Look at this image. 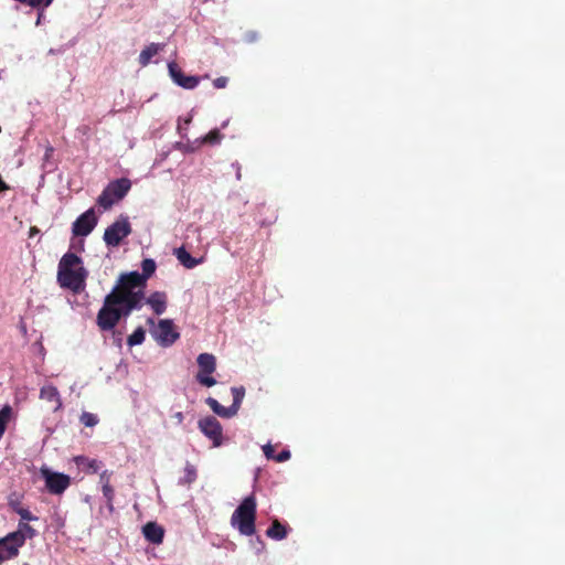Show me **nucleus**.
Listing matches in <instances>:
<instances>
[{"label": "nucleus", "mask_w": 565, "mask_h": 565, "mask_svg": "<svg viewBox=\"0 0 565 565\" xmlns=\"http://www.w3.org/2000/svg\"><path fill=\"white\" fill-rule=\"evenodd\" d=\"M142 301L120 284L105 297L104 305L97 315V324L103 331L115 328L121 317H127L132 310L140 309Z\"/></svg>", "instance_id": "obj_1"}, {"label": "nucleus", "mask_w": 565, "mask_h": 565, "mask_svg": "<svg viewBox=\"0 0 565 565\" xmlns=\"http://www.w3.org/2000/svg\"><path fill=\"white\" fill-rule=\"evenodd\" d=\"M87 276L88 271L83 266L81 257L73 253H66L62 256L57 267V282L62 288L78 294L84 290Z\"/></svg>", "instance_id": "obj_2"}, {"label": "nucleus", "mask_w": 565, "mask_h": 565, "mask_svg": "<svg viewBox=\"0 0 565 565\" xmlns=\"http://www.w3.org/2000/svg\"><path fill=\"white\" fill-rule=\"evenodd\" d=\"M256 507L255 497L249 495L246 497L233 512L231 525L236 529L239 534L252 536L255 533Z\"/></svg>", "instance_id": "obj_3"}, {"label": "nucleus", "mask_w": 565, "mask_h": 565, "mask_svg": "<svg viewBox=\"0 0 565 565\" xmlns=\"http://www.w3.org/2000/svg\"><path fill=\"white\" fill-rule=\"evenodd\" d=\"M142 274L138 271H131L129 274L122 275L119 284L130 292H135L136 297H138L141 301L145 299V285L146 280L154 273L156 263L153 259L147 258L142 260L141 264Z\"/></svg>", "instance_id": "obj_4"}, {"label": "nucleus", "mask_w": 565, "mask_h": 565, "mask_svg": "<svg viewBox=\"0 0 565 565\" xmlns=\"http://www.w3.org/2000/svg\"><path fill=\"white\" fill-rule=\"evenodd\" d=\"M147 323L151 326L150 333L152 338L161 347L172 345L180 337V333L175 330L174 323L171 319H161L156 324L154 320L149 318Z\"/></svg>", "instance_id": "obj_5"}, {"label": "nucleus", "mask_w": 565, "mask_h": 565, "mask_svg": "<svg viewBox=\"0 0 565 565\" xmlns=\"http://www.w3.org/2000/svg\"><path fill=\"white\" fill-rule=\"evenodd\" d=\"M131 182L126 179H117L110 182L98 196V204L104 210L110 209L116 202L120 201L130 190Z\"/></svg>", "instance_id": "obj_6"}, {"label": "nucleus", "mask_w": 565, "mask_h": 565, "mask_svg": "<svg viewBox=\"0 0 565 565\" xmlns=\"http://www.w3.org/2000/svg\"><path fill=\"white\" fill-rule=\"evenodd\" d=\"M199 372L195 376L196 381L206 387H212L216 384V380L212 374L216 370V359L211 353H201L198 359Z\"/></svg>", "instance_id": "obj_7"}, {"label": "nucleus", "mask_w": 565, "mask_h": 565, "mask_svg": "<svg viewBox=\"0 0 565 565\" xmlns=\"http://www.w3.org/2000/svg\"><path fill=\"white\" fill-rule=\"evenodd\" d=\"M131 233V226L127 216H119L104 233V242L107 246H118L120 242Z\"/></svg>", "instance_id": "obj_8"}, {"label": "nucleus", "mask_w": 565, "mask_h": 565, "mask_svg": "<svg viewBox=\"0 0 565 565\" xmlns=\"http://www.w3.org/2000/svg\"><path fill=\"white\" fill-rule=\"evenodd\" d=\"M40 473L45 481L47 490L53 494L63 493L71 484L70 476L53 471L49 467H42Z\"/></svg>", "instance_id": "obj_9"}, {"label": "nucleus", "mask_w": 565, "mask_h": 565, "mask_svg": "<svg viewBox=\"0 0 565 565\" xmlns=\"http://www.w3.org/2000/svg\"><path fill=\"white\" fill-rule=\"evenodd\" d=\"M97 225V216L93 207L81 214L72 225V232L75 236L89 235Z\"/></svg>", "instance_id": "obj_10"}, {"label": "nucleus", "mask_w": 565, "mask_h": 565, "mask_svg": "<svg viewBox=\"0 0 565 565\" xmlns=\"http://www.w3.org/2000/svg\"><path fill=\"white\" fill-rule=\"evenodd\" d=\"M199 428L205 437L212 440L214 447L222 445V426L216 418L209 416L200 419Z\"/></svg>", "instance_id": "obj_11"}, {"label": "nucleus", "mask_w": 565, "mask_h": 565, "mask_svg": "<svg viewBox=\"0 0 565 565\" xmlns=\"http://www.w3.org/2000/svg\"><path fill=\"white\" fill-rule=\"evenodd\" d=\"M22 546V537L18 534L9 533L7 536L0 539V565L19 554V548Z\"/></svg>", "instance_id": "obj_12"}, {"label": "nucleus", "mask_w": 565, "mask_h": 565, "mask_svg": "<svg viewBox=\"0 0 565 565\" xmlns=\"http://www.w3.org/2000/svg\"><path fill=\"white\" fill-rule=\"evenodd\" d=\"M168 71H169V75L172 78L173 83L182 88L193 89L200 83L199 77L184 75L182 70L179 67V65L175 62L168 63Z\"/></svg>", "instance_id": "obj_13"}, {"label": "nucleus", "mask_w": 565, "mask_h": 565, "mask_svg": "<svg viewBox=\"0 0 565 565\" xmlns=\"http://www.w3.org/2000/svg\"><path fill=\"white\" fill-rule=\"evenodd\" d=\"M40 398L45 401V402H47V403H53L54 404V407H53L54 412H57V411L62 409V407H63V403H62V398H61L60 392L52 384H46V385H43L41 387V390H40Z\"/></svg>", "instance_id": "obj_14"}, {"label": "nucleus", "mask_w": 565, "mask_h": 565, "mask_svg": "<svg viewBox=\"0 0 565 565\" xmlns=\"http://www.w3.org/2000/svg\"><path fill=\"white\" fill-rule=\"evenodd\" d=\"M146 302L156 315H162L167 309V295L156 291L147 298Z\"/></svg>", "instance_id": "obj_15"}, {"label": "nucleus", "mask_w": 565, "mask_h": 565, "mask_svg": "<svg viewBox=\"0 0 565 565\" xmlns=\"http://www.w3.org/2000/svg\"><path fill=\"white\" fill-rule=\"evenodd\" d=\"M173 254L180 264H182L188 269H192L203 262V258L192 257L184 247L175 248Z\"/></svg>", "instance_id": "obj_16"}, {"label": "nucleus", "mask_w": 565, "mask_h": 565, "mask_svg": "<svg viewBox=\"0 0 565 565\" xmlns=\"http://www.w3.org/2000/svg\"><path fill=\"white\" fill-rule=\"evenodd\" d=\"M145 537L154 544H159L163 540V530L156 523L149 522L142 529Z\"/></svg>", "instance_id": "obj_17"}, {"label": "nucleus", "mask_w": 565, "mask_h": 565, "mask_svg": "<svg viewBox=\"0 0 565 565\" xmlns=\"http://www.w3.org/2000/svg\"><path fill=\"white\" fill-rule=\"evenodd\" d=\"M163 44L151 43L146 46L139 54V63L141 66H147L151 58L157 55L161 50H163Z\"/></svg>", "instance_id": "obj_18"}, {"label": "nucleus", "mask_w": 565, "mask_h": 565, "mask_svg": "<svg viewBox=\"0 0 565 565\" xmlns=\"http://www.w3.org/2000/svg\"><path fill=\"white\" fill-rule=\"evenodd\" d=\"M74 461L81 469L89 473H96L100 466L98 460L90 459L84 456L75 457Z\"/></svg>", "instance_id": "obj_19"}, {"label": "nucleus", "mask_w": 565, "mask_h": 565, "mask_svg": "<svg viewBox=\"0 0 565 565\" xmlns=\"http://www.w3.org/2000/svg\"><path fill=\"white\" fill-rule=\"evenodd\" d=\"M206 403L211 407V409L221 417L231 418L234 416L231 407L222 406L215 398L209 397L206 399Z\"/></svg>", "instance_id": "obj_20"}, {"label": "nucleus", "mask_w": 565, "mask_h": 565, "mask_svg": "<svg viewBox=\"0 0 565 565\" xmlns=\"http://www.w3.org/2000/svg\"><path fill=\"white\" fill-rule=\"evenodd\" d=\"M268 537L280 541L287 536L286 527L277 520L273 522L271 526L266 531Z\"/></svg>", "instance_id": "obj_21"}, {"label": "nucleus", "mask_w": 565, "mask_h": 565, "mask_svg": "<svg viewBox=\"0 0 565 565\" xmlns=\"http://www.w3.org/2000/svg\"><path fill=\"white\" fill-rule=\"evenodd\" d=\"M231 392L233 394V404L230 407L235 416L245 396V388L243 386H234L231 388Z\"/></svg>", "instance_id": "obj_22"}, {"label": "nucleus", "mask_w": 565, "mask_h": 565, "mask_svg": "<svg viewBox=\"0 0 565 565\" xmlns=\"http://www.w3.org/2000/svg\"><path fill=\"white\" fill-rule=\"evenodd\" d=\"M222 138H223V135L220 132V130L213 129L204 137L196 139L195 143L198 145V147H200L204 143L217 145L221 142Z\"/></svg>", "instance_id": "obj_23"}, {"label": "nucleus", "mask_w": 565, "mask_h": 565, "mask_svg": "<svg viewBox=\"0 0 565 565\" xmlns=\"http://www.w3.org/2000/svg\"><path fill=\"white\" fill-rule=\"evenodd\" d=\"M11 534H18L22 537V545L24 544L26 539H32L35 536V530L30 526L26 522H20L18 525V530L11 532Z\"/></svg>", "instance_id": "obj_24"}, {"label": "nucleus", "mask_w": 565, "mask_h": 565, "mask_svg": "<svg viewBox=\"0 0 565 565\" xmlns=\"http://www.w3.org/2000/svg\"><path fill=\"white\" fill-rule=\"evenodd\" d=\"M11 415H12V408L9 405H6L0 411V438L2 437V435L7 428V425L11 419Z\"/></svg>", "instance_id": "obj_25"}, {"label": "nucleus", "mask_w": 565, "mask_h": 565, "mask_svg": "<svg viewBox=\"0 0 565 565\" xmlns=\"http://www.w3.org/2000/svg\"><path fill=\"white\" fill-rule=\"evenodd\" d=\"M145 330L139 327L128 337L127 344L129 347L139 345L145 341Z\"/></svg>", "instance_id": "obj_26"}, {"label": "nucleus", "mask_w": 565, "mask_h": 565, "mask_svg": "<svg viewBox=\"0 0 565 565\" xmlns=\"http://www.w3.org/2000/svg\"><path fill=\"white\" fill-rule=\"evenodd\" d=\"M196 479V469L194 466L186 463L184 468V477L180 479V483L191 484Z\"/></svg>", "instance_id": "obj_27"}, {"label": "nucleus", "mask_w": 565, "mask_h": 565, "mask_svg": "<svg viewBox=\"0 0 565 565\" xmlns=\"http://www.w3.org/2000/svg\"><path fill=\"white\" fill-rule=\"evenodd\" d=\"M81 423L86 427H93V426L97 425L98 418L95 414L84 412L81 415Z\"/></svg>", "instance_id": "obj_28"}, {"label": "nucleus", "mask_w": 565, "mask_h": 565, "mask_svg": "<svg viewBox=\"0 0 565 565\" xmlns=\"http://www.w3.org/2000/svg\"><path fill=\"white\" fill-rule=\"evenodd\" d=\"M103 494L107 500V505L109 510H113V499H114V489L110 484H104L103 488Z\"/></svg>", "instance_id": "obj_29"}, {"label": "nucleus", "mask_w": 565, "mask_h": 565, "mask_svg": "<svg viewBox=\"0 0 565 565\" xmlns=\"http://www.w3.org/2000/svg\"><path fill=\"white\" fill-rule=\"evenodd\" d=\"M15 512L21 516L23 521H35L38 520L36 516H34L28 509L25 508H18Z\"/></svg>", "instance_id": "obj_30"}, {"label": "nucleus", "mask_w": 565, "mask_h": 565, "mask_svg": "<svg viewBox=\"0 0 565 565\" xmlns=\"http://www.w3.org/2000/svg\"><path fill=\"white\" fill-rule=\"evenodd\" d=\"M192 118H193V114H190L188 116V118L184 119V122L181 124V120H179V124H178V130L179 132L182 135L183 131H185L188 129V126L191 124L192 121Z\"/></svg>", "instance_id": "obj_31"}, {"label": "nucleus", "mask_w": 565, "mask_h": 565, "mask_svg": "<svg viewBox=\"0 0 565 565\" xmlns=\"http://www.w3.org/2000/svg\"><path fill=\"white\" fill-rule=\"evenodd\" d=\"M290 451L289 450H282L277 456L274 457V460L277 462H284L287 461L290 458Z\"/></svg>", "instance_id": "obj_32"}, {"label": "nucleus", "mask_w": 565, "mask_h": 565, "mask_svg": "<svg viewBox=\"0 0 565 565\" xmlns=\"http://www.w3.org/2000/svg\"><path fill=\"white\" fill-rule=\"evenodd\" d=\"M263 451H264V455L267 459H273L274 460V457H275V454H274V447L270 445V444H266L263 446Z\"/></svg>", "instance_id": "obj_33"}, {"label": "nucleus", "mask_w": 565, "mask_h": 565, "mask_svg": "<svg viewBox=\"0 0 565 565\" xmlns=\"http://www.w3.org/2000/svg\"><path fill=\"white\" fill-rule=\"evenodd\" d=\"M213 84H214V87H216V88H224L227 85V78L223 77V76L217 77L214 79Z\"/></svg>", "instance_id": "obj_34"}, {"label": "nucleus", "mask_w": 565, "mask_h": 565, "mask_svg": "<svg viewBox=\"0 0 565 565\" xmlns=\"http://www.w3.org/2000/svg\"><path fill=\"white\" fill-rule=\"evenodd\" d=\"M100 483H102V487L104 484H110V476H109L108 471H104L100 473Z\"/></svg>", "instance_id": "obj_35"}, {"label": "nucleus", "mask_w": 565, "mask_h": 565, "mask_svg": "<svg viewBox=\"0 0 565 565\" xmlns=\"http://www.w3.org/2000/svg\"><path fill=\"white\" fill-rule=\"evenodd\" d=\"M173 418L175 419V422L178 424H182L183 419H184V415L182 412H177L173 414Z\"/></svg>", "instance_id": "obj_36"}, {"label": "nucleus", "mask_w": 565, "mask_h": 565, "mask_svg": "<svg viewBox=\"0 0 565 565\" xmlns=\"http://www.w3.org/2000/svg\"><path fill=\"white\" fill-rule=\"evenodd\" d=\"M52 153H53V148L52 147H47L46 150H45L44 159L49 160L51 158Z\"/></svg>", "instance_id": "obj_37"}, {"label": "nucleus", "mask_w": 565, "mask_h": 565, "mask_svg": "<svg viewBox=\"0 0 565 565\" xmlns=\"http://www.w3.org/2000/svg\"><path fill=\"white\" fill-rule=\"evenodd\" d=\"M8 189H9V186L7 185V183L0 177V191H6Z\"/></svg>", "instance_id": "obj_38"}, {"label": "nucleus", "mask_w": 565, "mask_h": 565, "mask_svg": "<svg viewBox=\"0 0 565 565\" xmlns=\"http://www.w3.org/2000/svg\"><path fill=\"white\" fill-rule=\"evenodd\" d=\"M42 18H43V11H40L39 15H38V20H36V25H40L42 23Z\"/></svg>", "instance_id": "obj_39"}, {"label": "nucleus", "mask_w": 565, "mask_h": 565, "mask_svg": "<svg viewBox=\"0 0 565 565\" xmlns=\"http://www.w3.org/2000/svg\"><path fill=\"white\" fill-rule=\"evenodd\" d=\"M227 125H228V120H225V121H223V122H222L221 128H223V129H224V128H226V127H227Z\"/></svg>", "instance_id": "obj_40"}, {"label": "nucleus", "mask_w": 565, "mask_h": 565, "mask_svg": "<svg viewBox=\"0 0 565 565\" xmlns=\"http://www.w3.org/2000/svg\"><path fill=\"white\" fill-rule=\"evenodd\" d=\"M236 178H237V179H241V170H239V167H237Z\"/></svg>", "instance_id": "obj_41"}]
</instances>
